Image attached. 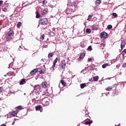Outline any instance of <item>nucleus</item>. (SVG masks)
<instances>
[{"label":"nucleus","mask_w":126,"mask_h":126,"mask_svg":"<svg viewBox=\"0 0 126 126\" xmlns=\"http://www.w3.org/2000/svg\"><path fill=\"white\" fill-rule=\"evenodd\" d=\"M13 35H14V32L12 30H10L7 33V35L6 37L7 41H9V40H11L12 38H13Z\"/></svg>","instance_id":"obj_1"},{"label":"nucleus","mask_w":126,"mask_h":126,"mask_svg":"<svg viewBox=\"0 0 126 126\" xmlns=\"http://www.w3.org/2000/svg\"><path fill=\"white\" fill-rule=\"evenodd\" d=\"M42 90V88L39 85H35L33 87V91L36 93V94L38 93H40L41 91Z\"/></svg>","instance_id":"obj_2"},{"label":"nucleus","mask_w":126,"mask_h":126,"mask_svg":"<svg viewBox=\"0 0 126 126\" xmlns=\"http://www.w3.org/2000/svg\"><path fill=\"white\" fill-rule=\"evenodd\" d=\"M61 64L60 66H61L62 69L63 70H64L65 69V66H66V63H65V60H62L61 62Z\"/></svg>","instance_id":"obj_3"},{"label":"nucleus","mask_w":126,"mask_h":126,"mask_svg":"<svg viewBox=\"0 0 126 126\" xmlns=\"http://www.w3.org/2000/svg\"><path fill=\"white\" fill-rule=\"evenodd\" d=\"M47 23H48V19L47 18H43L40 20V24L41 25H46Z\"/></svg>","instance_id":"obj_4"},{"label":"nucleus","mask_w":126,"mask_h":126,"mask_svg":"<svg viewBox=\"0 0 126 126\" xmlns=\"http://www.w3.org/2000/svg\"><path fill=\"white\" fill-rule=\"evenodd\" d=\"M59 61V59L58 58H56V59L53 62V64L52 65L51 69L52 70H54L55 69V67L56 66V63H58V61Z\"/></svg>","instance_id":"obj_5"},{"label":"nucleus","mask_w":126,"mask_h":126,"mask_svg":"<svg viewBox=\"0 0 126 126\" xmlns=\"http://www.w3.org/2000/svg\"><path fill=\"white\" fill-rule=\"evenodd\" d=\"M100 36L101 38H108V33L106 32H103L100 33Z\"/></svg>","instance_id":"obj_6"},{"label":"nucleus","mask_w":126,"mask_h":126,"mask_svg":"<svg viewBox=\"0 0 126 126\" xmlns=\"http://www.w3.org/2000/svg\"><path fill=\"white\" fill-rule=\"evenodd\" d=\"M42 88H44L46 89V88H48L49 86V84H48V83L46 81L43 82L41 84Z\"/></svg>","instance_id":"obj_7"},{"label":"nucleus","mask_w":126,"mask_h":126,"mask_svg":"<svg viewBox=\"0 0 126 126\" xmlns=\"http://www.w3.org/2000/svg\"><path fill=\"white\" fill-rule=\"evenodd\" d=\"M85 57V53H82L80 55V57L79 58H78V62H80V61H81V60L83 59V58Z\"/></svg>","instance_id":"obj_8"},{"label":"nucleus","mask_w":126,"mask_h":126,"mask_svg":"<svg viewBox=\"0 0 126 126\" xmlns=\"http://www.w3.org/2000/svg\"><path fill=\"white\" fill-rule=\"evenodd\" d=\"M9 9V7L7 5H4L2 7V10L3 11H4V12H6L7 11H8Z\"/></svg>","instance_id":"obj_9"},{"label":"nucleus","mask_w":126,"mask_h":126,"mask_svg":"<svg viewBox=\"0 0 126 126\" xmlns=\"http://www.w3.org/2000/svg\"><path fill=\"white\" fill-rule=\"evenodd\" d=\"M92 30H95L97 31L99 29V26L98 25H94L92 27Z\"/></svg>","instance_id":"obj_10"},{"label":"nucleus","mask_w":126,"mask_h":126,"mask_svg":"<svg viewBox=\"0 0 126 126\" xmlns=\"http://www.w3.org/2000/svg\"><path fill=\"white\" fill-rule=\"evenodd\" d=\"M38 72V69L35 68L33 70H32L31 72H30V74L31 75H34V74H35V73Z\"/></svg>","instance_id":"obj_11"},{"label":"nucleus","mask_w":126,"mask_h":126,"mask_svg":"<svg viewBox=\"0 0 126 126\" xmlns=\"http://www.w3.org/2000/svg\"><path fill=\"white\" fill-rule=\"evenodd\" d=\"M49 12V10L48 8H45L43 10V12L42 13V15H45V14H47Z\"/></svg>","instance_id":"obj_12"},{"label":"nucleus","mask_w":126,"mask_h":126,"mask_svg":"<svg viewBox=\"0 0 126 126\" xmlns=\"http://www.w3.org/2000/svg\"><path fill=\"white\" fill-rule=\"evenodd\" d=\"M26 83V81L25 79H22L21 81L20 82V85H23V84H25Z\"/></svg>","instance_id":"obj_13"},{"label":"nucleus","mask_w":126,"mask_h":126,"mask_svg":"<svg viewBox=\"0 0 126 126\" xmlns=\"http://www.w3.org/2000/svg\"><path fill=\"white\" fill-rule=\"evenodd\" d=\"M17 113H18V111H14L11 113V115L12 117H15L17 115Z\"/></svg>","instance_id":"obj_14"},{"label":"nucleus","mask_w":126,"mask_h":126,"mask_svg":"<svg viewBox=\"0 0 126 126\" xmlns=\"http://www.w3.org/2000/svg\"><path fill=\"white\" fill-rule=\"evenodd\" d=\"M125 46H126V42L125 41L122 42L121 44V49L123 50V49L125 48Z\"/></svg>","instance_id":"obj_15"},{"label":"nucleus","mask_w":126,"mask_h":126,"mask_svg":"<svg viewBox=\"0 0 126 126\" xmlns=\"http://www.w3.org/2000/svg\"><path fill=\"white\" fill-rule=\"evenodd\" d=\"M110 65V63H104L103 64H102V68H106V67H107V66H109Z\"/></svg>","instance_id":"obj_16"},{"label":"nucleus","mask_w":126,"mask_h":126,"mask_svg":"<svg viewBox=\"0 0 126 126\" xmlns=\"http://www.w3.org/2000/svg\"><path fill=\"white\" fill-rule=\"evenodd\" d=\"M22 109V107L21 106H19L18 107H16L15 108L16 111L17 112V111H21V110Z\"/></svg>","instance_id":"obj_17"},{"label":"nucleus","mask_w":126,"mask_h":126,"mask_svg":"<svg viewBox=\"0 0 126 126\" xmlns=\"http://www.w3.org/2000/svg\"><path fill=\"white\" fill-rule=\"evenodd\" d=\"M42 108V106L38 105L35 107V110L36 111H40L41 110V108Z\"/></svg>","instance_id":"obj_18"},{"label":"nucleus","mask_w":126,"mask_h":126,"mask_svg":"<svg viewBox=\"0 0 126 126\" xmlns=\"http://www.w3.org/2000/svg\"><path fill=\"white\" fill-rule=\"evenodd\" d=\"M101 4V0H97L95 1V5H99V4Z\"/></svg>","instance_id":"obj_19"},{"label":"nucleus","mask_w":126,"mask_h":126,"mask_svg":"<svg viewBox=\"0 0 126 126\" xmlns=\"http://www.w3.org/2000/svg\"><path fill=\"white\" fill-rule=\"evenodd\" d=\"M64 12H65V13H66V14H70V13H71L70 10H69V9H68V8L66 9L64 11Z\"/></svg>","instance_id":"obj_20"},{"label":"nucleus","mask_w":126,"mask_h":126,"mask_svg":"<svg viewBox=\"0 0 126 126\" xmlns=\"http://www.w3.org/2000/svg\"><path fill=\"white\" fill-rule=\"evenodd\" d=\"M93 79H94V81H98L99 79V77L98 76L93 77Z\"/></svg>","instance_id":"obj_21"},{"label":"nucleus","mask_w":126,"mask_h":126,"mask_svg":"<svg viewBox=\"0 0 126 126\" xmlns=\"http://www.w3.org/2000/svg\"><path fill=\"white\" fill-rule=\"evenodd\" d=\"M80 87L81 89H83L84 87H86V83L81 84Z\"/></svg>","instance_id":"obj_22"},{"label":"nucleus","mask_w":126,"mask_h":126,"mask_svg":"<svg viewBox=\"0 0 126 126\" xmlns=\"http://www.w3.org/2000/svg\"><path fill=\"white\" fill-rule=\"evenodd\" d=\"M61 83H62V85H63V86H66V82H64V80H62L61 81Z\"/></svg>","instance_id":"obj_23"},{"label":"nucleus","mask_w":126,"mask_h":126,"mask_svg":"<svg viewBox=\"0 0 126 126\" xmlns=\"http://www.w3.org/2000/svg\"><path fill=\"white\" fill-rule=\"evenodd\" d=\"M113 89V87H108L106 89V91H111Z\"/></svg>","instance_id":"obj_24"},{"label":"nucleus","mask_w":126,"mask_h":126,"mask_svg":"<svg viewBox=\"0 0 126 126\" xmlns=\"http://www.w3.org/2000/svg\"><path fill=\"white\" fill-rule=\"evenodd\" d=\"M93 123V121H87L85 123V125H91Z\"/></svg>","instance_id":"obj_25"},{"label":"nucleus","mask_w":126,"mask_h":126,"mask_svg":"<svg viewBox=\"0 0 126 126\" xmlns=\"http://www.w3.org/2000/svg\"><path fill=\"white\" fill-rule=\"evenodd\" d=\"M54 56V52H51L49 53L48 57L49 58H52V57H53Z\"/></svg>","instance_id":"obj_26"},{"label":"nucleus","mask_w":126,"mask_h":126,"mask_svg":"<svg viewBox=\"0 0 126 126\" xmlns=\"http://www.w3.org/2000/svg\"><path fill=\"white\" fill-rule=\"evenodd\" d=\"M48 91L47 90L45 91V92H43V93L42 94V95L43 96H47L48 95Z\"/></svg>","instance_id":"obj_27"},{"label":"nucleus","mask_w":126,"mask_h":126,"mask_svg":"<svg viewBox=\"0 0 126 126\" xmlns=\"http://www.w3.org/2000/svg\"><path fill=\"white\" fill-rule=\"evenodd\" d=\"M35 14L36 18H40V14H39V12H35Z\"/></svg>","instance_id":"obj_28"},{"label":"nucleus","mask_w":126,"mask_h":126,"mask_svg":"<svg viewBox=\"0 0 126 126\" xmlns=\"http://www.w3.org/2000/svg\"><path fill=\"white\" fill-rule=\"evenodd\" d=\"M86 33H88V34H90L91 33V30L89 29H87L86 31Z\"/></svg>","instance_id":"obj_29"},{"label":"nucleus","mask_w":126,"mask_h":126,"mask_svg":"<svg viewBox=\"0 0 126 126\" xmlns=\"http://www.w3.org/2000/svg\"><path fill=\"white\" fill-rule=\"evenodd\" d=\"M75 4H76V2L74 1L72 2V5H71V6H74V8H75V7H76V6H75Z\"/></svg>","instance_id":"obj_30"},{"label":"nucleus","mask_w":126,"mask_h":126,"mask_svg":"<svg viewBox=\"0 0 126 126\" xmlns=\"http://www.w3.org/2000/svg\"><path fill=\"white\" fill-rule=\"evenodd\" d=\"M20 26H21V22H19L17 24V28H20Z\"/></svg>","instance_id":"obj_31"},{"label":"nucleus","mask_w":126,"mask_h":126,"mask_svg":"<svg viewBox=\"0 0 126 126\" xmlns=\"http://www.w3.org/2000/svg\"><path fill=\"white\" fill-rule=\"evenodd\" d=\"M112 28H113V26H112L111 25H109L108 26H107V29H112Z\"/></svg>","instance_id":"obj_32"},{"label":"nucleus","mask_w":126,"mask_h":126,"mask_svg":"<svg viewBox=\"0 0 126 126\" xmlns=\"http://www.w3.org/2000/svg\"><path fill=\"white\" fill-rule=\"evenodd\" d=\"M40 39H41V40H44V39H45V35L44 34H42L40 36Z\"/></svg>","instance_id":"obj_33"},{"label":"nucleus","mask_w":126,"mask_h":126,"mask_svg":"<svg viewBox=\"0 0 126 126\" xmlns=\"http://www.w3.org/2000/svg\"><path fill=\"white\" fill-rule=\"evenodd\" d=\"M88 51H92V46H89L87 49Z\"/></svg>","instance_id":"obj_34"},{"label":"nucleus","mask_w":126,"mask_h":126,"mask_svg":"<svg viewBox=\"0 0 126 126\" xmlns=\"http://www.w3.org/2000/svg\"><path fill=\"white\" fill-rule=\"evenodd\" d=\"M125 53V54H126V49H124V51H122V55L123 56H125V53Z\"/></svg>","instance_id":"obj_35"},{"label":"nucleus","mask_w":126,"mask_h":126,"mask_svg":"<svg viewBox=\"0 0 126 126\" xmlns=\"http://www.w3.org/2000/svg\"><path fill=\"white\" fill-rule=\"evenodd\" d=\"M47 2H48L47 0H44L42 2V4H43V5H45L47 3Z\"/></svg>","instance_id":"obj_36"},{"label":"nucleus","mask_w":126,"mask_h":126,"mask_svg":"<svg viewBox=\"0 0 126 126\" xmlns=\"http://www.w3.org/2000/svg\"><path fill=\"white\" fill-rule=\"evenodd\" d=\"M112 15L114 17H117V16H118V14H117V13H113L112 14Z\"/></svg>","instance_id":"obj_37"},{"label":"nucleus","mask_w":126,"mask_h":126,"mask_svg":"<svg viewBox=\"0 0 126 126\" xmlns=\"http://www.w3.org/2000/svg\"><path fill=\"white\" fill-rule=\"evenodd\" d=\"M92 19V15H89L88 17L87 20H88L89 19Z\"/></svg>","instance_id":"obj_38"},{"label":"nucleus","mask_w":126,"mask_h":126,"mask_svg":"<svg viewBox=\"0 0 126 126\" xmlns=\"http://www.w3.org/2000/svg\"><path fill=\"white\" fill-rule=\"evenodd\" d=\"M45 72V71H44V70H40L39 71V73L42 74V73H44Z\"/></svg>","instance_id":"obj_39"},{"label":"nucleus","mask_w":126,"mask_h":126,"mask_svg":"<svg viewBox=\"0 0 126 126\" xmlns=\"http://www.w3.org/2000/svg\"><path fill=\"white\" fill-rule=\"evenodd\" d=\"M49 104H50V103L48 101H46L45 102L46 106H49Z\"/></svg>","instance_id":"obj_40"},{"label":"nucleus","mask_w":126,"mask_h":126,"mask_svg":"<svg viewBox=\"0 0 126 126\" xmlns=\"http://www.w3.org/2000/svg\"><path fill=\"white\" fill-rule=\"evenodd\" d=\"M88 62H92V59L91 58H89L88 59Z\"/></svg>","instance_id":"obj_41"},{"label":"nucleus","mask_w":126,"mask_h":126,"mask_svg":"<svg viewBox=\"0 0 126 126\" xmlns=\"http://www.w3.org/2000/svg\"><path fill=\"white\" fill-rule=\"evenodd\" d=\"M3 2V1H2V0H0V6H1V4H2Z\"/></svg>","instance_id":"obj_42"},{"label":"nucleus","mask_w":126,"mask_h":126,"mask_svg":"<svg viewBox=\"0 0 126 126\" xmlns=\"http://www.w3.org/2000/svg\"><path fill=\"white\" fill-rule=\"evenodd\" d=\"M88 116H89L88 114H86L85 115V118L86 117L87 118H88Z\"/></svg>","instance_id":"obj_43"},{"label":"nucleus","mask_w":126,"mask_h":126,"mask_svg":"<svg viewBox=\"0 0 126 126\" xmlns=\"http://www.w3.org/2000/svg\"><path fill=\"white\" fill-rule=\"evenodd\" d=\"M2 92V89H1V88H0V93H1Z\"/></svg>","instance_id":"obj_44"},{"label":"nucleus","mask_w":126,"mask_h":126,"mask_svg":"<svg viewBox=\"0 0 126 126\" xmlns=\"http://www.w3.org/2000/svg\"><path fill=\"white\" fill-rule=\"evenodd\" d=\"M41 61H42V62H45V61H46V59H41Z\"/></svg>","instance_id":"obj_45"},{"label":"nucleus","mask_w":126,"mask_h":126,"mask_svg":"<svg viewBox=\"0 0 126 126\" xmlns=\"http://www.w3.org/2000/svg\"><path fill=\"white\" fill-rule=\"evenodd\" d=\"M0 126H6V125L5 124H2Z\"/></svg>","instance_id":"obj_46"},{"label":"nucleus","mask_w":126,"mask_h":126,"mask_svg":"<svg viewBox=\"0 0 126 126\" xmlns=\"http://www.w3.org/2000/svg\"><path fill=\"white\" fill-rule=\"evenodd\" d=\"M85 121L88 120V118H85Z\"/></svg>","instance_id":"obj_47"},{"label":"nucleus","mask_w":126,"mask_h":126,"mask_svg":"<svg viewBox=\"0 0 126 126\" xmlns=\"http://www.w3.org/2000/svg\"><path fill=\"white\" fill-rule=\"evenodd\" d=\"M115 126H117V125H115Z\"/></svg>","instance_id":"obj_48"}]
</instances>
